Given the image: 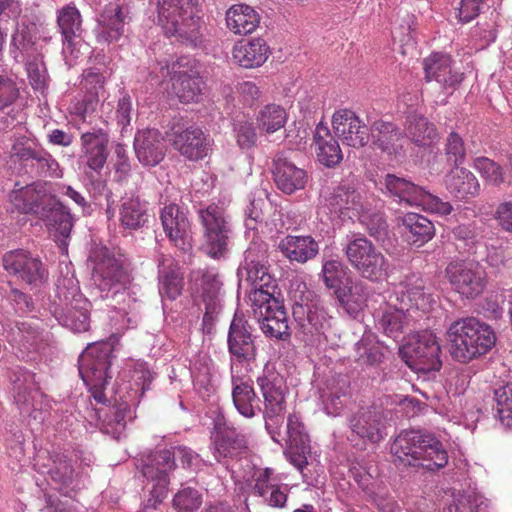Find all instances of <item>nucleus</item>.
I'll list each match as a JSON object with an SVG mask.
<instances>
[{
	"label": "nucleus",
	"mask_w": 512,
	"mask_h": 512,
	"mask_svg": "<svg viewBox=\"0 0 512 512\" xmlns=\"http://www.w3.org/2000/svg\"><path fill=\"white\" fill-rule=\"evenodd\" d=\"M83 183L85 189L94 200L105 197L106 201L109 202L110 198L113 196L101 172L84 171Z\"/></svg>",
	"instance_id": "nucleus-61"
},
{
	"label": "nucleus",
	"mask_w": 512,
	"mask_h": 512,
	"mask_svg": "<svg viewBox=\"0 0 512 512\" xmlns=\"http://www.w3.org/2000/svg\"><path fill=\"white\" fill-rule=\"evenodd\" d=\"M264 399L263 417L265 428L272 440L280 445L283 440L290 450L306 452L309 449V436L300 417L293 413L287 418L286 436L280 439V427L286 410L285 381L274 365L267 363L257 378Z\"/></svg>",
	"instance_id": "nucleus-2"
},
{
	"label": "nucleus",
	"mask_w": 512,
	"mask_h": 512,
	"mask_svg": "<svg viewBox=\"0 0 512 512\" xmlns=\"http://www.w3.org/2000/svg\"><path fill=\"white\" fill-rule=\"evenodd\" d=\"M93 411L91 419L100 421L101 430L117 440L125 435L128 422L133 421L136 417L135 411L127 401H122L109 407L94 409Z\"/></svg>",
	"instance_id": "nucleus-28"
},
{
	"label": "nucleus",
	"mask_w": 512,
	"mask_h": 512,
	"mask_svg": "<svg viewBox=\"0 0 512 512\" xmlns=\"http://www.w3.org/2000/svg\"><path fill=\"white\" fill-rule=\"evenodd\" d=\"M473 167L490 184L500 185L504 181L503 169L493 160L487 157H477Z\"/></svg>",
	"instance_id": "nucleus-64"
},
{
	"label": "nucleus",
	"mask_w": 512,
	"mask_h": 512,
	"mask_svg": "<svg viewBox=\"0 0 512 512\" xmlns=\"http://www.w3.org/2000/svg\"><path fill=\"white\" fill-rule=\"evenodd\" d=\"M2 264L9 275L24 282L30 289H40L48 282L49 272L46 265L27 250L15 249L6 252Z\"/></svg>",
	"instance_id": "nucleus-16"
},
{
	"label": "nucleus",
	"mask_w": 512,
	"mask_h": 512,
	"mask_svg": "<svg viewBox=\"0 0 512 512\" xmlns=\"http://www.w3.org/2000/svg\"><path fill=\"white\" fill-rule=\"evenodd\" d=\"M15 404L20 410H28L39 393L35 375L21 367L13 370L10 376Z\"/></svg>",
	"instance_id": "nucleus-40"
},
{
	"label": "nucleus",
	"mask_w": 512,
	"mask_h": 512,
	"mask_svg": "<svg viewBox=\"0 0 512 512\" xmlns=\"http://www.w3.org/2000/svg\"><path fill=\"white\" fill-rule=\"evenodd\" d=\"M221 281L218 275L212 271L204 272L200 279L201 298L205 312L203 316V330L211 333L216 318L222 309L221 304Z\"/></svg>",
	"instance_id": "nucleus-30"
},
{
	"label": "nucleus",
	"mask_w": 512,
	"mask_h": 512,
	"mask_svg": "<svg viewBox=\"0 0 512 512\" xmlns=\"http://www.w3.org/2000/svg\"><path fill=\"white\" fill-rule=\"evenodd\" d=\"M50 460L52 467L49 469V474L52 480L58 483L61 489H75L77 484L72 460L65 453L56 450L50 454Z\"/></svg>",
	"instance_id": "nucleus-54"
},
{
	"label": "nucleus",
	"mask_w": 512,
	"mask_h": 512,
	"mask_svg": "<svg viewBox=\"0 0 512 512\" xmlns=\"http://www.w3.org/2000/svg\"><path fill=\"white\" fill-rule=\"evenodd\" d=\"M108 135L102 129L83 133L81 136L83 148L84 171L101 172L108 156Z\"/></svg>",
	"instance_id": "nucleus-36"
},
{
	"label": "nucleus",
	"mask_w": 512,
	"mask_h": 512,
	"mask_svg": "<svg viewBox=\"0 0 512 512\" xmlns=\"http://www.w3.org/2000/svg\"><path fill=\"white\" fill-rule=\"evenodd\" d=\"M440 352L436 336L429 331L417 334L404 347L407 364L413 370L425 374L440 370L442 366Z\"/></svg>",
	"instance_id": "nucleus-20"
},
{
	"label": "nucleus",
	"mask_w": 512,
	"mask_h": 512,
	"mask_svg": "<svg viewBox=\"0 0 512 512\" xmlns=\"http://www.w3.org/2000/svg\"><path fill=\"white\" fill-rule=\"evenodd\" d=\"M214 369V364L210 358L207 356L201 357L194 363L192 368L194 384L209 392L212 388V376Z\"/></svg>",
	"instance_id": "nucleus-63"
},
{
	"label": "nucleus",
	"mask_w": 512,
	"mask_h": 512,
	"mask_svg": "<svg viewBox=\"0 0 512 512\" xmlns=\"http://www.w3.org/2000/svg\"><path fill=\"white\" fill-rule=\"evenodd\" d=\"M230 370L233 404L240 415L253 418L261 407L252 383L248 377L240 375L233 364Z\"/></svg>",
	"instance_id": "nucleus-31"
},
{
	"label": "nucleus",
	"mask_w": 512,
	"mask_h": 512,
	"mask_svg": "<svg viewBox=\"0 0 512 512\" xmlns=\"http://www.w3.org/2000/svg\"><path fill=\"white\" fill-rule=\"evenodd\" d=\"M366 202L352 184L341 183L324 194V206L331 218L344 221L357 217L365 209Z\"/></svg>",
	"instance_id": "nucleus-23"
},
{
	"label": "nucleus",
	"mask_w": 512,
	"mask_h": 512,
	"mask_svg": "<svg viewBox=\"0 0 512 512\" xmlns=\"http://www.w3.org/2000/svg\"><path fill=\"white\" fill-rule=\"evenodd\" d=\"M405 296L410 301V307L416 310L428 311L436 303L434 296L425 286V281L417 274L411 273L402 282Z\"/></svg>",
	"instance_id": "nucleus-52"
},
{
	"label": "nucleus",
	"mask_w": 512,
	"mask_h": 512,
	"mask_svg": "<svg viewBox=\"0 0 512 512\" xmlns=\"http://www.w3.org/2000/svg\"><path fill=\"white\" fill-rule=\"evenodd\" d=\"M119 207L120 226L129 232L137 231L149 221L148 203L139 196L125 195Z\"/></svg>",
	"instance_id": "nucleus-38"
},
{
	"label": "nucleus",
	"mask_w": 512,
	"mask_h": 512,
	"mask_svg": "<svg viewBox=\"0 0 512 512\" xmlns=\"http://www.w3.org/2000/svg\"><path fill=\"white\" fill-rule=\"evenodd\" d=\"M199 0H158V23L168 37L191 47H197L202 39L197 16Z\"/></svg>",
	"instance_id": "nucleus-8"
},
{
	"label": "nucleus",
	"mask_w": 512,
	"mask_h": 512,
	"mask_svg": "<svg viewBox=\"0 0 512 512\" xmlns=\"http://www.w3.org/2000/svg\"><path fill=\"white\" fill-rule=\"evenodd\" d=\"M414 321L410 309L389 307L382 311L378 319V327L387 336L397 338L401 333L412 331Z\"/></svg>",
	"instance_id": "nucleus-50"
},
{
	"label": "nucleus",
	"mask_w": 512,
	"mask_h": 512,
	"mask_svg": "<svg viewBox=\"0 0 512 512\" xmlns=\"http://www.w3.org/2000/svg\"><path fill=\"white\" fill-rule=\"evenodd\" d=\"M160 220L170 242L180 250H188L190 247V221L187 213L177 204L172 203L162 208Z\"/></svg>",
	"instance_id": "nucleus-27"
},
{
	"label": "nucleus",
	"mask_w": 512,
	"mask_h": 512,
	"mask_svg": "<svg viewBox=\"0 0 512 512\" xmlns=\"http://www.w3.org/2000/svg\"><path fill=\"white\" fill-rule=\"evenodd\" d=\"M278 249L291 262L304 264L317 256L319 244L310 235H287L279 241Z\"/></svg>",
	"instance_id": "nucleus-37"
},
{
	"label": "nucleus",
	"mask_w": 512,
	"mask_h": 512,
	"mask_svg": "<svg viewBox=\"0 0 512 512\" xmlns=\"http://www.w3.org/2000/svg\"><path fill=\"white\" fill-rule=\"evenodd\" d=\"M332 126L343 144L361 148L365 146L370 137V129L366 127L359 117L351 110L336 111L332 118Z\"/></svg>",
	"instance_id": "nucleus-25"
},
{
	"label": "nucleus",
	"mask_w": 512,
	"mask_h": 512,
	"mask_svg": "<svg viewBox=\"0 0 512 512\" xmlns=\"http://www.w3.org/2000/svg\"><path fill=\"white\" fill-rule=\"evenodd\" d=\"M11 156L26 172L38 177L62 178L63 170L58 161L38 142L19 136L14 139Z\"/></svg>",
	"instance_id": "nucleus-13"
},
{
	"label": "nucleus",
	"mask_w": 512,
	"mask_h": 512,
	"mask_svg": "<svg viewBox=\"0 0 512 512\" xmlns=\"http://www.w3.org/2000/svg\"><path fill=\"white\" fill-rule=\"evenodd\" d=\"M34 43L33 26L18 22L11 40V53L14 54V58L18 61L20 56L32 49Z\"/></svg>",
	"instance_id": "nucleus-59"
},
{
	"label": "nucleus",
	"mask_w": 512,
	"mask_h": 512,
	"mask_svg": "<svg viewBox=\"0 0 512 512\" xmlns=\"http://www.w3.org/2000/svg\"><path fill=\"white\" fill-rule=\"evenodd\" d=\"M152 79H165L171 76L173 90L183 103L197 102L201 97L203 81L198 76L195 61L188 56H181L171 65L160 64V71L152 70Z\"/></svg>",
	"instance_id": "nucleus-12"
},
{
	"label": "nucleus",
	"mask_w": 512,
	"mask_h": 512,
	"mask_svg": "<svg viewBox=\"0 0 512 512\" xmlns=\"http://www.w3.org/2000/svg\"><path fill=\"white\" fill-rule=\"evenodd\" d=\"M320 277L333 294L348 283V280H352L348 267L339 258H323Z\"/></svg>",
	"instance_id": "nucleus-53"
},
{
	"label": "nucleus",
	"mask_w": 512,
	"mask_h": 512,
	"mask_svg": "<svg viewBox=\"0 0 512 512\" xmlns=\"http://www.w3.org/2000/svg\"><path fill=\"white\" fill-rule=\"evenodd\" d=\"M172 147L190 161L205 158L211 150L212 140L200 127L175 122L166 131Z\"/></svg>",
	"instance_id": "nucleus-18"
},
{
	"label": "nucleus",
	"mask_w": 512,
	"mask_h": 512,
	"mask_svg": "<svg viewBox=\"0 0 512 512\" xmlns=\"http://www.w3.org/2000/svg\"><path fill=\"white\" fill-rule=\"evenodd\" d=\"M387 412L375 404L358 408L348 417V439L378 444L387 436Z\"/></svg>",
	"instance_id": "nucleus-15"
},
{
	"label": "nucleus",
	"mask_w": 512,
	"mask_h": 512,
	"mask_svg": "<svg viewBox=\"0 0 512 512\" xmlns=\"http://www.w3.org/2000/svg\"><path fill=\"white\" fill-rule=\"evenodd\" d=\"M146 460L153 466H156L157 471L165 468V473L168 477L175 468L176 460L180 461L184 467L191 469H198L202 463L199 454L186 446L157 450L151 453Z\"/></svg>",
	"instance_id": "nucleus-35"
},
{
	"label": "nucleus",
	"mask_w": 512,
	"mask_h": 512,
	"mask_svg": "<svg viewBox=\"0 0 512 512\" xmlns=\"http://www.w3.org/2000/svg\"><path fill=\"white\" fill-rule=\"evenodd\" d=\"M340 307L352 318H357L366 306L367 286L362 281L348 280L333 294Z\"/></svg>",
	"instance_id": "nucleus-41"
},
{
	"label": "nucleus",
	"mask_w": 512,
	"mask_h": 512,
	"mask_svg": "<svg viewBox=\"0 0 512 512\" xmlns=\"http://www.w3.org/2000/svg\"><path fill=\"white\" fill-rule=\"evenodd\" d=\"M380 183L389 197L408 206H416L423 191L422 187L393 174H387Z\"/></svg>",
	"instance_id": "nucleus-44"
},
{
	"label": "nucleus",
	"mask_w": 512,
	"mask_h": 512,
	"mask_svg": "<svg viewBox=\"0 0 512 512\" xmlns=\"http://www.w3.org/2000/svg\"><path fill=\"white\" fill-rule=\"evenodd\" d=\"M94 290L102 299L114 298L125 289L128 275L122 264L106 247H98L90 255Z\"/></svg>",
	"instance_id": "nucleus-11"
},
{
	"label": "nucleus",
	"mask_w": 512,
	"mask_h": 512,
	"mask_svg": "<svg viewBox=\"0 0 512 512\" xmlns=\"http://www.w3.org/2000/svg\"><path fill=\"white\" fill-rule=\"evenodd\" d=\"M401 224L405 229L408 241L418 247L431 240L435 233L433 223L425 216L417 213L403 215Z\"/></svg>",
	"instance_id": "nucleus-51"
},
{
	"label": "nucleus",
	"mask_w": 512,
	"mask_h": 512,
	"mask_svg": "<svg viewBox=\"0 0 512 512\" xmlns=\"http://www.w3.org/2000/svg\"><path fill=\"white\" fill-rule=\"evenodd\" d=\"M134 150L138 161L142 165L154 167L164 159L166 145L160 131L147 128L136 133Z\"/></svg>",
	"instance_id": "nucleus-29"
},
{
	"label": "nucleus",
	"mask_w": 512,
	"mask_h": 512,
	"mask_svg": "<svg viewBox=\"0 0 512 512\" xmlns=\"http://www.w3.org/2000/svg\"><path fill=\"white\" fill-rule=\"evenodd\" d=\"M370 134L375 148L396 160L405 157V134L394 123L383 120L374 121L370 126Z\"/></svg>",
	"instance_id": "nucleus-26"
},
{
	"label": "nucleus",
	"mask_w": 512,
	"mask_h": 512,
	"mask_svg": "<svg viewBox=\"0 0 512 512\" xmlns=\"http://www.w3.org/2000/svg\"><path fill=\"white\" fill-rule=\"evenodd\" d=\"M390 452L397 467L434 472L448 463L442 442L424 430H402L392 441Z\"/></svg>",
	"instance_id": "nucleus-4"
},
{
	"label": "nucleus",
	"mask_w": 512,
	"mask_h": 512,
	"mask_svg": "<svg viewBox=\"0 0 512 512\" xmlns=\"http://www.w3.org/2000/svg\"><path fill=\"white\" fill-rule=\"evenodd\" d=\"M445 184L449 193L460 200L475 197L480 191L477 178L465 168L452 170L446 176Z\"/></svg>",
	"instance_id": "nucleus-47"
},
{
	"label": "nucleus",
	"mask_w": 512,
	"mask_h": 512,
	"mask_svg": "<svg viewBox=\"0 0 512 512\" xmlns=\"http://www.w3.org/2000/svg\"><path fill=\"white\" fill-rule=\"evenodd\" d=\"M256 120L260 130L272 134L284 127L287 113L280 105L268 104L259 111Z\"/></svg>",
	"instance_id": "nucleus-57"
},
{
	"label": "nucleus",
	"mask_w": 512,
	"mask_h": 512,
	"mask_svg": "<svg viewBox=\"0 0 512 512\" xmlns=\"http://www.w3.org/2000/svg\"><path fill=\"white\" fill-rule=\"evenodd\" d=\"M60 273L55 283V299L49 311L63 327L77 333L85 332L90 327V303L80 292L71 263H65L64 268L61 266Z\"/></svg>",
	"instance_id": "nucleus-5"
},
{
	"label": "nucleus",
	"mask_w": 512,
	"mask_h": 512,
	"mask_svg": "<svg viewBox=\"0 0 512 512\" xmlns=\"http://www.w3.org/2000/svg\"><path fill=\"white\" fill-rule=\"evenodd\" d=\"M316 155L318 161L326 167H335L342 159L343 154L338 141L331 134L327 126L319 123L314 133Z\"/></svg>",
	"instance_id": "nucleus-43"
},
{
	"label": "nucleus",
	"mask_w": 512,
	"mask_h": 512,
	"mask_svg": "<svg viewBox=\"0 0 512 512\" xmlns=\"http://www.w3.org/2000/svg\"><path fill=\"white\" fill-rule=\"evenodd\" d=\"M273 178L277 188L285 194L291 195L305 188L307 172L297 167L282 154H277L273 161Z\"/></svg>",
	"instance_id": "nucleus-32"
},
{
	"label": "nucleus",
	"mask_w": 512,
	"mask_h": 512,
	"mask_svg": "<svg viewBox=\"0 0 512 512\" xmlns=\"http://www.w3.org/2000/svg\"><path fill=\"white\" fill-rule=\"evenodd\" d=\"M15 184L9 194L12 205L25 214H34L52 227V235L62 253H67L73 219L69 209L47 192L46 184L37 182L24 187Z\"/></svg>",
	"instance_id": "nucleus-3"
},
{
	"label": "nucleus",
	"mask_w": 512,
	"mask_h": 512,
	"mask_svg": "<svg viewBox=\"0 0 512 512\" xmlns=\"http://www.w3.org/2000/svg\"><path fill=\"white\" fill-rule=\"evenodd\" d=\"M165 471V468L157 471L156 466H153L147 460L143 461L141 473L148 482L152 483V488L150 490V498L144 503L140 512H153L157 505L166 497L169 477L166 476Z\"/></svg>",
	"instance_id": "nucleus-46"
},
{
	"label": "nucleus",
	"mask_w": 512,
	"mask_h": 512,
	"mask_svg": "<svg viewBox=\"0 0 512 512\" xmlns=\"http://www.w3.org/2000/svg\"><path fill=\"white\" fill-rule=\"evenodd\" d=\"M360 223L365 226L368 234L379 242H384L388 235V224L381 212H368V206L357 216Z\"/></svg>",
	"instance_id": "nucleus-58"
},
{
	"label": "nucleus",
	"mask_w": 512,
	"mask_h": 512,
	"mask_svg": "<svg viewBox=\"0 0 512 512\" xmlns=\"http://www.w3.org/2000/svg\"><path fill=\"white\" fill-rule=\"evenodd\" d=\"M445 277L453 291L466 299H475L486 288L487 275L475 261H452L445 268Z\"/></svg>",
	"instance_id": "nucleus-17"
},
{
	"label": "nucleus",
	"mask_w": 512,
	"mask_h": 512,
	"mask_svg": "<svg viewBox=\"0 0 512 512\" xmlns=\"http://www.w3.org/2000/svg\"><path fill=\"white\" fill-rule=\"evenodd\" d=\"M449 353L460 362L468 363L492 349L496 342L494 331L474 317L454 321L447 332Z\"/></svg>",
	"instance_id": "nucleus-6"
},
{
	"label": "nucleus",
	"mask_w": 512,
	"mask_h": 512,
	"mask_svg": "<svg viewBox=\"0 0 512 512\" xmlns=\"http://www.w3.org/2000/svg\"><path fill=\"white\" fill-rule=\"evenodd\" d=\"M20 97V89L16 80L5 73H0V112L5 111Z\"/></svg>",
	"instance_id": "nucleus-62"
},
{
	"label": "nucleus",
	"mask_w": 512,
	"mask_h": 512,
	"mask_svg": "<svg viewBox=\"0 0 512 512\" xmlns=\"http://www.w3.org/2000/svg\"><path fill=\"white\" fill-rule=\"evenodd\" d=\"M343 251L350 265L362 278L372 282L387 278L391 268L389 260L364 235L348 234Z\"/></svg>",
	"instance_id": "nucleus-10"
},
{
	"label": "nucleus",
	"mask_w": 512,
	"mask_h": 512,
	"mask_svg": "<svg viewBox=\"0 0 512 512\" xmlns=\"http://www.w3.org/2000/svg\"><path fill=\"white\" fill-rule=\"evenodd\" d=\"M259 22V14L246 4L233 5L226 12L227 27L235 34H250L255 31Z\"/></svg>",
	"instance_id": "nucleus-48"
},
{
	"label": "nucleus",
	"mask_w": 512,
	"mask_h": 512,
	"mask_svg": "<svg viewBox=\"0 0 512 512\" xmlns=\"http://www.w3.org/2000/svg\"><path fill=\"white\" fill-rule=\"evenodd\" d=\"M356 362L362 367L378 366L384 357L382 346L374 340V336H363L355 344Z\"/></svg>",
	"instance_id": "nucleus-55"
},
{
	"label": "nucleus",
	"mask_w": 512,
	"mask_h": 512,
	"mask_svg": "<svg viewBox=\"0 0 512 512\" xmlns=\"http://www.w3.org/2000/svg\"><path fill=\"white\" fill-rule=\"evenodd\" d=\"M130 21V9L126 4L110 2L105 5L97 18L95 28L97 42L106 45L117 43L125 36L126 26Z\"/></svg>",
	"instance_id": "nucleus-22"
},
{
	"label": "nucleus",
	"mask_w": 512,
	"mask_h": 512,
	"mask_svg": "<svg viewBox=\"0 0 512 512\" xmlns=\"http://www.w3.org/2000/svg\"><path fill=\"white\" fill-rule=\"evenodd\" d=\"M494 398V417L501 426L512 429V382L495 389Z\"/></svg>",
	"instance_id": "nucleus-56"
},
{
	"label": "nucleus",
	"mask_w": 512,
	"mask_h": 512,
	"mask_svg": "<svg viewBox=\"0 0 512 512\" xmlns=\"http://www.w3.org/2000/svg\"><path fill=\"white\" fill-rule=\"evenodd\" d=\"M201 226V250L213 259L226 257L233 236L231 217L218 203L200 206L197 210Z\"/></svg>",
	"instance_id": "nucleus-9"
},
{
	"label": "nucleus",
	"mask_w": 512,
	"mask_h": 512,
	"mask_svg": "<svg viewBox=\"0 0 512 512\" xmlns=\"http://www.w3.org/2000/svg\"><path fill=\"white\" fill-rule=\"evenodd\" d=\"M57 23L62 35V53L65 58H77L75 46L81 38L82 18L79 10L73 5H67L58 11Z\"/></svg>",
	"instance_id": "nucleus-34"
},
{
	"label": "nucleus",
	"mask_w": 512,
	"mask_h": 512,
	"mask_svg": "<svg viewBox=\"0 0 512 512\" xmlns=\"http://www.w3.org/2000/svg\"><path fill=\"white\" fill-rule=\"evenodd\" d=\"M211 445L212 453L218 462L237 459L248 450L246 434L223 416H218L214 420Z\"/></svg>",
	"instance_id": "nucleus-19"
},
{
	"label": "nucleus",
	"mask_w": 512,
	"mask_h": 512,
	"mask_svg": "<svg viewBox=\"0 0 512 512\" xmlns=\"http://www.w3.org/2000/svg\"><path fill=\"white\" fill-rule=\"evenodd\" d=\"M452 59L443 53H433L424 60L425 78L436 81L444 89H455L463 80V73L452 67Z\"/></svg>",
	"instance_id": "nucleus-33"
},
{
	"label": "nucleus",
	"mask_w": 512,
	"mask_h": 512,
	"mask_svg": "<svg viewBox=\"0 0 512 512\" xmlns=\"http://www.w3.org/2000/svg\"><path fill=\"white\" fill-rule=\"evenodd\" d=\"M202 502V494L192 487L180 489L173 497V507L176 512H194Z\"/></svg>",
	"instance_id": "nucleus-60"
},
{
	"label": "nucleus",
	"mask_w": 512,
	"mask_h": 512,
	"mask_svg": "<svg viewBox=\"0 0 512 512\" xmlns=\"http://www.w3.org/2000/svg\"><path fill=\"white\" fill-rule=\"evenodd\" d=\"M158 281L159 293L162 299L175 300L182 290V277L179 274L177 264L170 256L159 255Z\"/></svg>",
	"instance_id": "nucleus-42"
},
{
	"label": "nucleus",
	"mask_w": 512,
	"mask_h": 512,
	"mask_svg": "<svg viewBox=\"0 0 512 512\" xmlns=\"http://www.w3.org/2000/svg\"><path fill=\"white\" fill-rule=\"evenodd\" d=\"M266 244L253 241L244 252L237 275L251 286L249 300L255 318L266 336L276 339L289 337L287 312L274 297L275 285L266 265Z\"/></svg>",
	"instance_id": "nucleus-1"
},
{
	"label": "nucleus",
	"mask_w": 512,
	"mask_h": 512,
	"mask_svg": "<svg viewBox=\"0 0 512 512\" xmlns=\"http://www.w3.org/2000/svg\"><path fill=\"white\" fill-rule=\"evenodd\" d=\"M349 393L350 387L346 379H332L320 395L325 413L333 417L339 416L348 400Z\"/></svg>",
	"instance_id": "nucleus-49"
},
{
	"label": "nucleus",
	"mask_w": 512,
	"mask_h": 512,
	"mask_svg": "<svg viewBox=\"0 0 512 512\" xmlns=\"http://www.w3.org/2000/svg\"><path fill=\"white\" fill-rule=\"evenodd\" d=\"M292 313L299 335L307 345H316L323 338H328L333 328L334 318L318 301L295 303Z\"/></svg>",
	"instance_id": "nucleus-14"
},
{
	"label": "nucleus",
	"mask_w": 512,
	"mask_h": 512,
	"mask_svg": "<svg viewBox=\"0 0 512 512\" xmlns=\"http://www.w3.org/2000/svg\"><path fill=\"white\" fill-rule=\"evenodd\" d=\"M7 338L19 359L34 360L48 345L49 335L32 322L17 321L8 330Z\"/></svg>",
	"instance_id": "nucleus-21"
},
{
	"label": "nucleus",
	"mask_w": 512,
	"mask_h": 512,
	"mask_svg": "<svg viewBox=\"0 0 512 512\" xmlns=\"http://www.w3.org/2000/svg\"><path fill=\"white\" fill-rule=\"evenodd\" d=\"M117 343L118 338L115 335L107 340L90 343L78 359L79 374L91 396L99 404L105 405L107 401L104 390L112 378L110 367Z\"/></svg>",
	"instance_id": "nucleus-7"
},
{
	"label": "nucleus",
	"mask_w": 512,
	"mask_h": 512,
	"mask_svg": "<svg viewBox=\"0 0 512 512\" xmlns=\"http://www.w3.org/2000/svg\"><path fill=\"white\" fill-rule=\"evenodd\" d=\"M270 55V48L261 38L238 41L232 50V59L239 66L252 69L262 66Z\"/></svg>",
	"instance_id": "nucleus-39"
},
{
	"label": "nucleus",
	"mask_w": 512,
	"mask_h": 512,
	"mask_svg": "<svg viewBox=\"0 0 512 512\" xmlns=\"http://www.w3.org/2000/svg\"><path fill=\"white\" fill-rule=\"evenodd\" d=\"M404 134L418 147H429L438 140L435 125L418 113H412L406 117Z\"/></svg>",
	"instance_id": "nucleus-45"
},
{
	"label": "nucleus",
	"mask_w": 512,
	"mask_h": 512,
	"mask_svg": "<svg viewBox=\"0 0 512 512\" xmlns=\"http://www.w3.org/2000/svg\"><path fill=\"white\" fill-rule=\"evenodd\" d=\"M228 351L231 356V365L237 369L238 363H249L256 357L255 337L252 328L242 316L234 315L227 337Z\"/></svg>",
	"instance_id": "nucleus-24"
}]
</instances>
